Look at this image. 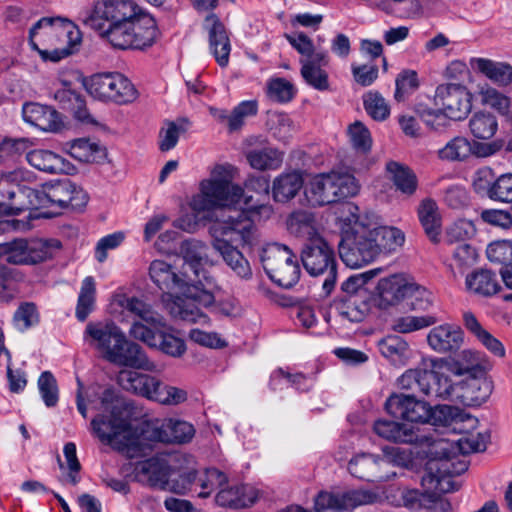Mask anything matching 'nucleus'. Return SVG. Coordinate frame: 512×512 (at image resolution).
Listing matches in <instances>:
<instances>
[{
	"label": "nucleus",
	"mask_w": 512,
	"mask_h": 512,
	"mask_svg": "<svg viewBox=\"0 0 512 512\" xmlns=\"http://www.w3.org/2000/svg\"><path fill=\"white\" fill-rule=\"evenodd\" d=\"M99 414L92 421L94 432L101 442L125 453L129 458L145 456L150 448L143 440L171 443L170 418H153L141 424V436L132 432L131 422L141 416L138 407L123 398L114 388H107L100 397Z\"/></svg>",
	"instance_id": "obj_1"
},
{
	"label": "nucleus",
	"mask_w": 512,
	"mask_h": 512,
	"mask_svg": "<svg viewBox=\"0 0 512 512\" xmlns=\"http://www.w3.org/2000/svg\"><path fill=\"white\" fill-rule=\"evenodd\" d=\"M289 226L293 232L304 238L300 255L304 269L311 276L325 275L323 290L326 295L330 294L337 279L334 248L317 231L312 218L305 213L292 215Z\"/></svg>",
	"instance_id": "obj_2"
},
{
	"label": "nucleus",
	"mask_w": 512,
	"mask_h": 512,
	"mask_svg": "<svg viewBox=\"0 0 512 512\" xmlns=\"http://www.w3.org/2000/svg\"><path fill=\"white\" fill-rule=\"evenodd\" d=\"M430 454L435 457L426 463L421 485L424 489L430 490V493H435L438 499L440 494L459 489V484L453 477L464 473L468 465L464 461L454 460L453 444L446 440L435 442Z\"/></svg>",
	"instance_id": "obj_3"
},
{
	"label": "nucleus",
	"mask_w": 512,
	"mask_h": 512,
	"mask_svg": "<svg viewBox=\"0 0 512 512\" xmlns=\"http://www.w3.org/2000/svg\"><path fill=\"white\" fill-rule=\"evenodd\" d=\"M445 361L440 358H423L413 369L406 370L398 379L400 389L419 392L431 399H449L454 384L448 375L441 372Z\"/></svg>",
	"instance_id": "obj_4"
},
{
	"label": "nucleus",
	"mask_w": 512,
	"mask_h": 512,
	"mask_svg": "<svg viewBox=\"0 0 512 512\" xmlns=\"http://www.w3.org/2000/svg\"><path fill=\"white\" fill-rule=\"evenodd\" d=\"M231 165H218L213 170V178L201 182V193L193 198L192 207L197 211H210L212 216L219 215L220 209L232 208L240 202L244 190L240 185L232 184Z\"/></svg>",
	"instance_id": "obj_5"
},
{
	"label": "nucleus",
	"mask_w": 512,
	"mask_h": 512,
	"mask_svg": "<svg viewBox=\"0 0 512 512\" xmlns=\"http://www.w3.org/2000/svg\"><path fill=\"white\" fill-rule=\"evenodd\" d=\"M140 7L133 0H94L83 22L111 43Z\"/></svg>",
	"instance_id": "obj_6"
},
{
	"label": "nucleus",
	"mask_w": 512,
	"mask_h": 512,
	"mask_svg": "<svg viewBox=\"0 0 512 512\" xmlns=\"http://www.w3.org/2000/svg\"><path fill=\"white\" fill-rule=\"evenodd\" d=\"M254 215L255 211L252 209H220L219 215L215 216L209 227L212 242L225 240L230 244L252 247L257 240V228L252 218Z\"/></svg>",
	"instance_id": "obj_7"
},
{
	"label": "nucleus",
	"mask_w": 512,
	"mask_h": 512,
	"mask_svg": "<svg viewBox=\"0 0 512 512\" xmlns=\"http://www.w3.org/2000/svg\"><path fill=\"white\" fill-rule=\"evenodd\" d=\"M358 191L359 185L353 175L330 172L315 175L306 186L305 195L312 206L321 207L353 197Z\"/></svg>",
	"instance_id": "obj_8"
},
{
	"label": "nucleus",
	"mask_w": 512,
	"mask_h": 512,
	"mask_svg": "<svg viewBox=\"0 0 512 512\" xmlns=\"http://www.w3.org/2000/svg\"><path fill=\"white\" fill-rule=\"evenodd\" d=\"M161 35L157 20L140 7L110 44L119 50L146 51L158 42Z\"/></svg>",
	"instance_id": "obj_9"
},
{
	"label": "nucleus",
	"mask_w": 512,
	"mask_h": 512,
	"mask_svg": "<svg viewBox=\"0 0 512 512\" xmlns=\"http://www.w3.org/2000/svg\"><path fill=\"white\" fill-rule=\"evenodd\" d=\"M338 248L342 261L348 267L359 268L373 262L378 253L372 225L356 221L344 232Z\"/></svg>",
	"instance_id": "obj_10"
},
{
	"label": "nucleus",
	"mask_w": 512,
	"mask_h": 512,
	"mask_svg": "<svg viewBox=\"0 0 512 512\" xmlns=\"http://www.w3.org/2000/svg\"><path fill=\"white\" fill-rule=\"evenodd\" d=\"M81 84L95 99L125 105L134 102L138 91L134 84L119 72H102L90 77L80 76Z\"/></svg>",
	"instance_id": "obj_11"
},
{
	"label": "nucleus",
	"mask_w": 512,
	"mask_h": 512,
	"mask_svg": "<svg viewBox=\"0 0 512 512\" xmlns=\"http://www.w3.org/2000/svg\"><path fill=\"white\" fill-rule=\"evenodd\" d=\"M62 248L56 239L17 238L10 242L0 243V252L5 260L12 265H37L50 260Z\"/></svg>",
	"instance_id": "obj_12"
},
{
	"label": "nucleus",
	"mask_w": 512,
	"mask_h": 512,
	"mask_svg": "<svg viewBox=\"0 0 512 512\" xmlns=\"http://www.w3.org/2000/svg\"><path fill=\"white\" fill-rule=\"evenodd\" d=\"M263 268L269 278L278 286L291 288L300 278L301 270L297 256L282 244H273L261 255Z\"/></svg>",
	"instance_id": "obj_13"
},
{
	"label": "nucleus",
	"mask_w": 512,
	"mask_h": 512,
	"mask_svg": "<svg viewBox=\"0 0 512 512\" xmlns=\"http://www.w3.org/2000/svg\"><path fill=\"white\" fill-rule=\"evenodd\" d=\"M180 290L183 291L184 297H177L169 304L171 316L189 323L209 324V317L200 307H210L214 303V295L204 289L200 280L190 282L185 289Z\"/></svg>",
	"instance_id": "obj_14"
},
{
	"label": "nucleus",
	"mask_w": 512,
	"mask_h": 512,
	"mask_svg": "<svg viewBox=\"0 0 512 512\" xmlns=\"http://www.w3.org/2000/svg\"><path fill=\"white\" fill-rule=\"evenodd\" d=\"M435 103L441 105L447 121L465 119L472 108V94L462 84L447 83L436 88Z\"/></svg>",
	"instance_id": "obj_15"
},
{
	"label": "nucleus",
	"mask_w": 512,
	"mask_h": 512,
	"mask_svg": "<svg viewBox=\"0 0 512 512\" xmlns=\"http://www.w3.org/2000/svg\"><path fill=\"white\" fill-rule=\"evenodd\" d=\"M4 203L1 211L7 215H17L25 210H37L53 202L51 195L42 190L17 185L8 187L2 194Z\"/></svg>",
	"instance_id": "obj_16"
},
{
	"label": "nucleus",
	"mask_w": 512,
	"mask_h": 512,
	"mask_svg": "<svg viewBox=\"0 0 512 512\" xmlns=\"http://www.w3.org/2000/svg\"><path fill=\"white\" fill-rule=\"evenodd\" d=\"M133 333L135 339L171 357L178 358L186 352L185 341L168 332V326L164 319L161 320L160 325L157 324L153 328L136 326L133 329Z\"/></svg>",
	"instance_id": "obj_17"
},
{
	"label": "nucleus",
	"mask_w": 512,
	"mask_h": 512,
	"mask_svg": "<svg viewBox=\"0 0 512 512\" xmlns=\"http://www.w3.org/2000/svg\"><path fill=\"white\" fill-rule=\"evenodd\" d=\"M388 414L412 423L426 424L429 421L430 404L419 400L415 394H392L385 402Z\"/></svg>",
	"instance_id": "obj_18"
},
{
	"label": "nucleus",
	"mask_w": 512,
	"mask_h": 512,
	"mask_svg": "<svg viewBox=\"0 0 512 512\" xmlns=\"http://www.w3.org/2000/svg\"><path fill=\"white\" fill-rule=\"evenodd\" d=\"M202 27L207 33L210 53L220 67H226L231 52L229 30L216 13L207 14Z\"/></svg>",
	"instance_id": "obj_19"
},
{
	"label": "nucleus",
	"mask_w": 512,
	"mask_h": 512,
	"mask_svg": "<svg viewBox=\"0 0 512 512\" xmlns=\"http://www.w3.org/2000/svg\"><path fill=\"white\" fill-rule=\"evenodd\" d=\"M171 457L172 455L169 454H157L136 462L133 469L135 478L137 481L147 483L151 487L165 490L172 473Z\"/></svg>",
	"instance_id": "obj_20"
},
{
	"label": "nucleus",
	"mask_w": 512,
	"mask_h": 512,
	"mask_svg": "<svg viewBox=\"0 0 512 512\" xmlns=\"http://www.w3.org/2000/svg\"><path fill=\"white\" fill-rule=\"evenodd\" d=\"M104 359L115 365L134 369H147L149 366V360L142 347L129 341L122 331L113 347L106 352Z\"/></svg>",
	"instance_id": "obj_21"
},
{
	"label": "nucleus",
	"mask_w": 512,
	"mask_h": 512,
	"mask_svg": "<svg viewBox=\"0 0 512 512\" xmlns=\"http://www.w3.org/2000/svg\"><path fill=\"white\" fill-rule=\"evenodd\" d=\"M409 282L399 274L381 278L373 295V302L381 310H387L405 300Z\"/></svg>",
	"instance_id": "obj_22"
},
{
	"label": "nucleus",
	"mask_w": 512,
	"mask_h": 512,
	"mask_svg": "<svg viewBox=\"0 0 512 512\" xmlns=\"http://www.w3.org/2000/svg\"><path fill=\"white\" fill-rule=\"evenodd\" d=\"M462 329L453 324L444 323L432 328L427 335L428 345L437 353H453L463 344Z\"/></svg>",
	"instance_id": "obj_23"
},
{
	"label": "nucleus",
	"mask_w": 512,
	"mask_h": 512,
	"mask_svg": "<svg viewBox=\"0 0 512 512\" xmlns=\"http://www.w3.org/2000/svg\"><path fill=\"white\" fill-rule=\"evenodd\" d=\"M151 280L163 292H170L174 289H185L190 282H195L187 271L182 276L175 273L172 266L163 260H154L149 267Z\"/></svg>",
	"instance_id": "obj_24"
},
{
	"label": "nucleus",
	"mask_w": 512,
	"mask_h": 512,
	"mask_svg": "<svg viewBox=\"0 0 512 512\" xmlns=\"http://www.w3.org/2000/svg\"><path fill=\"white\" fill-rule=\"evenodd\" d=\"M121 329L111 320L91 321L86 325L84 338L90 339V344L95 346L103 355L113 347L116 338L120 336Z\"/></svg>",
	"instance_id": "obj_25"
},
{
	"label": "nucleus",
	"mask_w": 512,
	"mask_h": 512,
	"mask_svg": "<svg viewBox=\"0 0 512 512\" xmlns=\"http://www.w3.org/2000/svg\"><path fill=\"white\" fill-rule=\"evenodd\" d=\"M212 246L221 255L225 264L238 278L245 281L252 278L253 272L251 265L237 247L225 240L212 242Z\"/></svg>",
	"instance_id": "obj_26"
},
{
	"label": "nucleus",
	"mask_w": 512,
	"mask_h": 512,
	"mask_svg": "<svg viewBox=\"0 0 512 512\" xmlns=\"http://www.w3.org/2000/svg\"><path fill=\"white\" fill-rule=\"evenodd\" d=\"M118 384L126 391L152 400L159 379L149 374L132 370L120 371L117 377Z\"/></svg>",
	"instance_id": "obj_27"
},
{
	"label": "nucleus",
	"mask_w": 512,
	"mask_h": 512,
	"mask_svg": "<svg viewBox=\"0 0 512 512\" xmlns=\"http://www.w3.org/2000/svg\"><path fill=\"white\" fill-rule=\"evenodd\" d=\"M22 117L27 125L36 128H55L61 120L60 114L54 108L35 102L23 105Z\"/></svg>",
	"instance_id": "obj_28"
},
{
	"label": "nucleus",
	"mask_w": 512,
	"mask_h": 512,
	"mask_svg": "<svg viewBox=\"0 0 512 512\" xmlns=\"http://www.w3.org/2000/svg\"><path fill=\"white\" fill-rule=\"evenodd\" d=\"M419 121L430 128L450 125L441 109L434 110L421 103L415 106L413 115L403 114L398 118L401 128H414Z\"/></svg>",
	"instance_id": "obj_29"
},
{
	"label": "nucleus",
	"mask_w": 512,
	"mask_h": 512,
	"mask_svg": "<svg viewBox=\"0 0 512 512\" xmlns=\"http://www.w3.org/2000/svg\"><path fill=\"white\" fill-rule=\"evenodd\" d=\"M417 214L426 236L432 243H438L442 224L437 203L431 198L423 199L418 206Z\"/></svg>",
	"instance_id": "obj_30"
},
{
	"label": "nucleus",
	"mask_w": 512,
	"mask_h": 512,
	"mask_svg": "<svg viewBox=\"0 0 512 512\" xmlns=\"http://www.w3.org/2000/svg\"><path fill=\"white\" fill-rule=\"evenodd\" d=\"M373 430L378 436L395 443L411 444L418 441V435L412 427L392 420L375 421Z\"/></svg>",
	"instance_id": "obj_31"
},
{
	"label": "nucleus",
	"mask_w": 512,
	"mask_h": 512,
	"mask_svg": "<svg viewBox=\"0 0 512 512\" xmlns=\"http://www.w3.org/2000/svg\"><path fill=\"white\" fill-rule=\"evenodd\" d=\"M304 179L300 171H290L277 176L272 185V196L276 202L285 203L293 199L302 189Z\"/></svg>",
	"instance_id": "obj_32"
},
{
	"label": "nucleus",
	"mask_w": 512,
	"mask_h": 512,
	"mask_svg": "<svg viewBox=\"0 0 512 512\" xmlns=\"http://www.w3.org/2000/svg\"><path fill=\"white\" fill-rule=\"evenodd\" d=\"M256 500L257 494L254 489L243 484L221 489L216 495L218 505L235 509L250 507Z\"/></svg>",
	"instance_id": "obj_33"
},
{
	"label": "nucleus",
	"mask_w": 512,
	"mask_h": 512,
	"mask_svg": "<svg viewBox=\"0 0 512 512\" xmlns=\"http://www.w3.org/2000/svg\"><path fill=\"white\" fill-rule=\"evenodd\" d=\"M467 289L475 294L490 297L501 291L497 274L489 269H478L466 277Z\"/></svg>",
	"instance_id": "obj_34"
},
{
	"label": "nucleus",
	"mask_w": 512,
	"mask_h": 512,
	"mask_svg": "<svg viewBox=\"0 0 512 512\" xmlns=\"http://www.w3.org/2000/svg\"><path fill=\"white\" fill-rule=\"evenodd\" d=\"M122 307L137 316L141 321H135L130 328V335L134 337L133 329L136 326H143L144 328H153L155 325H160L163 317L152 310L151 306L136 297L125 298Z\"/></svg>",
	"instance_id": "obj_35"
},
{
	"label": "nucleus",
	"mask_w": 512,
	"mask_h": 512,
	"mask_svg": "<svg viewBox=\"0 0 512 512\" xmlns=\"http://www.w3.org/2000/svg\"><path fill=\"white\" fill-rule=\"evenodd\" d=\"M463 323L465 328L492 354L497 357L505 355V348L500 340L494 337L490 332L482 327L475 315L470 312H464Z\"/></svg>",
	"instance_id": "obj_36"
},
{
	"label": "nucleus",
	"mask_w": 512,
	"mask_h": 512,
	"mask_svg": "<svg viewBox=\"0 0 512 512\" xmlns=\"http://www.w3.org/2000/svg\"><path fill=\"white\" fill-rule=\"evenodd\" d=\"M207 251L206 244L196 239L186 240L181 245V252L185 261L183 271H191L194 275L192 278L195 281L199 280L200 272H203L201 265L208 257Z\"/></svg>",
	"instance_id": "obj_37"
},
{
	"label": "nucleus",
	"mask_w": 512,
	"mask_h": 512,
	"mask_svg": "<svg viewBox=\"0 0 512 512\" xmlns=\"http://www.w3.org/2000/svg\"><path fill=\"white\" fill-rule=\"evenodd\" d=\"M386 171L396 189L407 196L413 195L418 187L416 174L407 165L396 161L386 163Z\"/></svg>",
	"instance_id": "obj_38"
},
{
	"label": "nucleus",
	"mask_w": 512,
	"mask_h": 512,
	"mask_svg": "<svg viewBox=\"0 0 512 512\" xmlns=\"http://www.w3.org/2000/svg\"><path fill=\"white\" fill-rule=\"evenodd\" d=\"M333 307L343 321L351 323L363 321L370 310V305L364 298L358 299L355 296H346L335 301Z\"/></svg>",
	"instance_id": "obj_39"
},
{
	"label": "nucleus",
	"mask_w": 512,
	"mask_h": 512,
	"mask_svg": "<svg viewBox=\"0 0 512 512\" xmlns=\"http://www.w3.org/2000/svg\"><path fill=\"white\" fill-rule=\"evenodd\" d=\"M379 352L394 365H405L410 354L409 344L398 335H388L378 342Z\"/></svg>",
	"instance_id": "obj_40"
},
{
	"label": "nucleus",
	"mask_w": 512,
	"mask_h": 512,
	"mask_svg": "<svg viewBox=\"0 0 512 512\" xmlns=\"http://www.w3.org/2000/svg\"><path fill=\"white\" fill-rule=\"evenodd\" d=\"M373 236L376 239L378 256L395 251L404 244V233L396 227L372 225Z\"/></svg>",
	"instance_id": "obj_41"
},
{
	"label": "nucleus",
	"mask_w": 512,
	"mask_h": 512,
	"mask_svg": "<svg viewBox=\"0 0 512 512\" xmlns=\"http://www.w3.org/2000/svg\"><path fill=\"white\" fill-rule=\"evenodd\" d=\"M68 153L71 157L83 163H99L107 156L106 148L85 138L74 140Z\"/></svg>",
	"instance_id": "obj_42"
},
{
	"label": "nucleus",
	"mask_w": 512,
	"mask_h": 512,
	"mask_svg": "<svg viewBox=\"0 0 512 512\" xmlns=\"http://www.w3.org/2000/svg\"><path fill=\"white\" fill-rule=\"evenodd\" d=\"M475 64L479 72L499 85H508L512 82V66L508 63L478 58Z\"/></svg>",
	"instance_id": "obj_43"
},
{
	"label": "nucleus",
	"mask_w": 512,
	"mask_h": 512,
	"mask_svg": "<svg viewBox=\"0 0 512 512\" xmlns=\"http://www.w3.org/2000/svg\"><path fill=\"white\" fill-rule=\"evenodd\" d=\"M336 495V511H352L354 508L376 502L378 495L370 490H350Z\"/></svg>",
	"instance_id": "obj_44"
},
{
	"label": "nucleus",
	"mask_w": 512,
	"mask_h": 512,
	"mask_svg": "<svg viewBox=\"0 0 512 512\" xmlns=\"http://www.w3.org/2000/svg\"><path fill=\"white\" fill-rule=\"evenodd\" d=\"M96 287L94 278L86 277L82 281L78 296L75 316L78 321L84 322L95 309Z\"/></svg>",
	"instance_id": "obj_45"
},
{
	"label": "nucleus",
	"mask_w": 512,
	"mask_h": 512,
	"mask_svg": "<svg viewBox=\"0 0 512 512\" xmlns=\"http://www.w3.org/2000/svg\"><path fill=\"white\" fill-rule=\"evenodd\" d=\"M66 102L69 103V109L73 118L83 125L97 126L98 122L89 113L86 107V100L83 94L71 89L70 83L66 81Z\"/></svg>",
	"instance_id": "obj_46"
},
{
	"label": "nucleus",
	"mask_w": 512,
	"mask_h": 512,
	"mask_svg": "<svg viewBox=\"0 0 512 512\" xmlns=\"http://www.w3.org/2000/svg\"><path fill=\"white\" fill-rule=\"evenodd\" d=\"M462 397L472 405H480L487 400L492 392V382L486 377H473L463 385Z\"/></svg>",
	"instance_id": "obj_47"
},
{
	"label": "nucleus",
	"mask_w": 512,
	"mask_h": 512,
	"mask_svg": "<svg viewBox=\"0 0 512 512\" xmlns=\"http://www.w3.org/2000/svg\"><path fill=\"white\" fill-rule=\"evenodd\" d=\"M26 158L31 166L48 173L60 172L64 165V161L59 155L48 150L30 151Z\"/></svg>",
	"instance_id": "obj_48"
},
{
	"label": "nucleus",
	"mask_w": 512,
	"mask_h": 512,
	"mask_svg": "<svg viewBox=\"0 0 512 512\" xmlns=\"http://www.w3.org/2000/svg\"><path fill=\"white\" fill-rule=\"evenodd\" d=\"M377 466V459L373 455L363 453L349 461L348 470L352 476L358 479L374 482Z\"/></svg>",
	"instance_id": "obj_49"
},
{
	"label": "nucleus",
	"mask_w": 512,
	"mask_h": 512,
	"mask_svg": "<svg viewBox=\"0 0 512 512\" xmlns=\"http://www.w3.org/2000/svg\"><path fill=\"white\" fill-rule=\"evenodd\" d=\"M438 319L433 315L403 316L393 320L391 328L398 333H411L434 325Z\"/></svg>",
	"instance_id": "obj_50"
},
{
	"label": "nucleus",
	"mask_w": 512,
	"mask_h": 512,
	"mask_svg": "<svg viewBox=\"0 0 512 512\" xmlns=\"http://www.w3.org/2000/svg\"><path fill=\"white\" fill-rule=\"evenodd\" d=\"M247 159L251 167L257 170H274L282 163L281 153L273 149L252 151Z\"/></svg>",
	"instance_id": "obj_51"
},
{
	"label": "nucleus",
	"mask_w": 512,
	"mask_h": 512,
	"mask_svg": "<svg viewBox=\"0 0 512 512\" xmlns=\"http://www.w3.org/2000/svg\"><path fill=\"white\" fill-rule=\"evenodd\" d=\"M297 90L285 78H272L267 83V94L270 99L279 103H288L294 99Z\"/></svg>",
	"instance_id": "obj_52"
},
{
	"label": "nucleus",
	"mask_w": 512,
	"mask_h": 512,
	"mask_svg": "<svg viewBox=\"0 0 512 512\" xmlns=\"http://www.w3.org/2000/svg\"><path fill=\"white\" fill-rule=\"evenodd\" d=\"M66 213H83L89 202L88 193L76 183L66 180Z\"/></svg>",
	"instance_id": "obj_53"
},
{
	"label": "nucleus",
	"mask_w": 512,
	"mask_h": 512,
	"mask_svg": "<svg viewBox=\"0 0 512 512\" xmlns=\"http://www.w3.org/2000/svg\"><path fill=\"white\" fill-rule=\"evenodd\" d=\"M64 28V18L62 17H43L38 20L30 29V44L35 46V38L60 35Z\"/></svg>",
	"instance_id": "obj_54"
},
{
	"label": "nucleus",
	"mask_w": 512,
	"mask_h": 512,
	"mask_svg": "<svg viewBox=\"0 0 512 512\" xmlns=\"http://www.w3.org/2000/svg\"><path fill=\"white\" fill-rule=\"evenodd\" d=\"M187 398L186 390L166 385L159 380V385L154 390L152 401L162 405H179L185 402Z\"/></svg>",
	"instance_id": "obj_55"
},
{
	"label": "nucleus",
	"mask_w": 512,
	"mask_h": 512,
	"mask_svg": "<svg viewBox=\"0 0 512 512\" xmlns=\"http://www.w3.org/2000/svg\"><path fill=\"white\" fill-rule=\"evenodd\" d=\"M406 293L405 300L411 310L427 311L432 306V294L426 288L409 283Z\"/></svg>",
	"instance_id": "obj_56"
},
{
	"label": "nucleus",
	"mask_w": 512,
	"mask_h": 512,
	"mask_svg": "<svg viewBox=\"0 0 512 512\" xmlns=\"http://www.w3.org/2000/svg\"><path fill=\"white\" fill-rule=\"evenodd\" d=\"M402 500L406 508L417 511L422 508H431L437 502V497L427 489L424 492L408 489L403 491Z\"/></svg>",
	"instance_id": "obj_57"
},
{
	"label": "nucleus",
	"mask_w": 512,
	"mask_h": 512,
	"mask_svg": "<svg viewBox=\"0 0 512 512\" xmlns=\"http://www.w3.org/2000/svg\"><path fill=\"white\" fill-rule=\"evenodd\" d=\"M367 114L376 121L385 120L390 115V107L378 92H369L363 98Z\"/></svg>",
	"instance_id": "obj_58"
},
{
	"label": "nucleus",
	"mask_w": 512,
	"mask_h": 512,
	"mask_svg": "<svg viewBox=\"0 0 512 512\" xmlns=\"http://www.w3.org/2000/svg\"><path fill=\"white\" fill-rule=\"evenodd\" d=\"M471 142L466 138L455 137L439 150V157L446 160H464L471 155Z\"/></svg>",
	"instance_id": "obj_59"
},
{
	"label": "nucleus",
	"mask_w": 512,
	"mask_h": 512,
	"mask_svg": "<svg viewBox=\"0 0 512 512\" xmlns=\"http://www.w3.org/2000/svg\"><path fill=\"white\" fill-rule=\"evenodd\" d=\"M395 85L394 98L401 102L405 99L406 95L418 89L419 79L417 72L410 69L401 71L396 77Z\"/></svg>",
	"instance_id": "obj_60"
},
{
	"label": "nucleus",
	"mask_w": 512,
	"mask_h": 512,
	"mask_svg": "<svg viewBox=\"0 0 512 512\" xmlns=\"http://www.w3.org/2000/svg\"><path fill=\"white\" fill-rule=\"evenodd\" d=\"M199 482L201 491L198 492V497L208 498L217 488H221L227 484L228 478L225 473L217 468H209L206 469L204 477L200 478Z\"/></svg>",
	"instance_id": "obj_61"
},
{
	"label": "nucleus",
	"mask_w": 512,
	"mask_h": 512,
	"mask_svg": "<svg viewBox=\"0 0 512 512\" xmlns=\"http://www.w3.org/2000/svg\"><path fill=\"white\" fill-rule=\"evenodd\" d=\"M40 396L47 407H53L58 403L59 390L56 379L48 372H43L38 379Z\"/></svg>",
	"instance_id": "obj_62"
},
{
	"label": "nucleus",
	"mask_w": 512,
	"mask_h": 512,
	"mask_svg": "<svg viewBox=\"0 0 512 512\" xmlns=\"http://www.w3.org/2000/svg\"><path fill=\"white\" fill-rule=\"evenodd\" d=\"M301 76L304 81L318 91L329 90L328 73L320 67H314L310 64L301 65Z\"/></svg>",
	"instance_id": "obj_63"
},
{
	"label": "nucleus",
	"mask_w": 512,
	"mask_h": 512,
	"mask_svg": "<svg viewBox=\"0 0 512 512\" xmlns=\"http://www.w3.org/2000/svg\"><path fill=\"white\" fill-rule=\"evenodd\" d=\"M487 258L490 262L501 264L512 263V242L508 240L495 241L486 249Z\"/></svg>",
	"instance_id": "obj_64"
}]
</instances>
